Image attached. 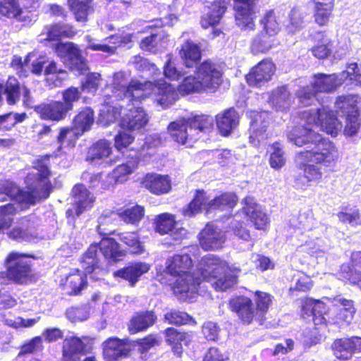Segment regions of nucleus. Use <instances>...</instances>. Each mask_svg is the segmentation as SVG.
I'll return each instance as SVG.
<instances>
[{
  "label": "nucleus",
  "mask_w": 361,
  "mask_h": 361,
  "mask_svg": "<svg viewBox=\"0 0 361 361\" xmlns=\"http://www.w3.org/2000/svg\"><path fill=\"white\" fill-rule=\"evenodd\" d=\"M238 202L233 192H225L210 200L204 190H197L195 198L182 210L185 217H192L204 209L207 213L212 210H228L233 208Z\"/></svg>",
  "instance_id": "nucleus-9"
},
{
  "label": "nucleus",
  "mask_w": 361,
  "mask_h": 361,
  "mask_svg": "<svg viewBox=\"0 0 361 361\" xmlns=\"http://www.w3.org/2000/svg\"><path fill=\"white\" fill-rule=\"evenodd\" d=\"M199 235L200 244L205 250L219 249L225 242L224 231L212 224H207Z\"/></svg>",
  "instance_id": "nucleus-20"
},
{
  "label": "nucleus",
  "mask_w": 361,
  "mask_h": 361,
  "mask_svg": "<svg viewBox=\"0 0 361 361\" xmlns=\"http://www.w3.org/2000/svg\"><path fill=\"white\" fill-rule=\"evenodd\" d=\"M32 259L30 255L11 252L5 259L6 277L16 283H25L32 276Z\"/></svg>",
  "instance_id": "nucleus-10"
},
{
  "label": "nucleus",
  "mask_w": 361,
  "mask_h": 361,
  "mask_svg": "<svg viewBox=\"0 0 361 361\" xmlns=\"http://www.w3.org/2000/svg\"><path fill=\"white\" fill-rule=\"evenodd\" d=\"M317 92L314 91L313 87L306 86L300 88L297 92L296 96L299 99L300 103L304 106H309L312 104L314 101L317 100L315 98Z\"/></svg>",
  "instance_id": "nucleus-57"
},
{
  "label": "nucleus",
  "mask_w": 361,
  "mask_h": 361,
  "mask_svg": "<svg viewBox=\"0 0 361 361\" xmlns=\"http://www.w3.org/2000/svg\"><path fill=\"white\" fill-rule=\"evenodd\" d=\"M0 14L18 21H24L25 18L17 0H0Z\"/></svg>",
  "instance_id": "nucleus-42"
},
{
  "label": "nucleus",
  "mask_w": 361,
  "mask_h": 361,
  "mask_svg": "<svg viewBox=\"0 0 361 361\" xmlns=\"http://www.w3.org/2000/svg\"><path fill=\"white\" fill-rule=\"evenodd\" d=\"M80 95V91L74 87H71L63 91V105L68 111L73 109V103L79 100Z\"/></svg>",
  "instance_id": "nucleus-59"
},
{
  "label": "nucleus",
  "mask_w": 361,
  "mask_h": 361,
  "mask_svg": "<svg viewBox=\"0 0 361 361\" xmlns=\"http://www.w3.org/2000/svg\"><path fill=\"white\" fill-rule=\"evenodd\" d=\"M261 23L264 26V32L275 36L279 31V25L276 20L274 11L271 10L266 13L264 18L261 20Z\"/></svg>",
  "instance_id": "nucleus-53"
},
{
  "label": "nucleus",
  "mask_w": 361,
  "mask_h": 361,
  "mask_svg": "<svg viewBox=\"0 0 361 361\" xmlns=\"http://www.w3.org/2000/svg\"><path fill=\"white\" fill-rule=\"evenodd\" d=\"M156 231L160 234H170L176 240H179L187 234L185 229L177 228L172 215L163 214L158 216L156 221Z\"/></svg>",
  "instance_id": "nucleus-25"
},
{
  "label": "nucleus",
  "mask_w": 361,
  "mask_h": 361,
  "mask_svg": "<svg viewBox=\"0 0 361 361\" xmlns=\"http://www.w3.org/2000/svg\"><path fill=\"white\" fill-rule=\"evenodd\" d=\"M335 107L338 116L345 117L344 134L349 137L355 135L361 127V122L353 97L351 96L339 97L335 102Z\"/></svg>",
  "instance_id": "nucleus-11"
},
{
  "label": "nucleus",
  "mask_w": 361,
  "mask_h": 361,
  "mask_svg": "<svg viewBox=\"0 0 361 361\" xmlns=\"http://www.w3.org/2000/svg\"><path fill=\"white\" fill-rule=\"evenodd\" d=\"M87 282L79 270H75L67 276L66 288L70 295H78L85 288Z\"/></svg>",
  "instance_id": "nucleus-43"
},
{
  "label": "nucleus",
  "mask_w": 361,
  "mask_h": 361,
  "mask_svg": "<svg viewBox=\"0 0 361 361\" xmlns=\"http://www.w3.org/2000/svg\"><path fill=\"white\" fill-rule=\"evenodd\" d=\"M149 269V266L145 262H137L133 264L122 269L114 272L116 277L123 278L130 281L133 285L137 281L138 278L143 274L147 273Z\"/></svg>",
  "instance_id": "nucleus-36"
},
{
  "label": "nucleus",
  "mask_w": 361,
  "mask_h": 361,
  "mask_svg": "<svg viewBox=\"0 0 361 361\" xmlns=\"http://www.w3.org/2000/svg\"><path fill=\"white\" fill-rule=\"evenodd\" d=\"M178 91L181 94H189L206 91V89L197 76L188 75L185 77L179 85Z\"/></svg>",
  "instance_id": "nucleus-47"
},
{
  "label": "nucleus",
  "mask_w": 361,
  "mask_h": 361,
  "mask_svg": "<svg viewBox=\"0 0 361 361\" xmlns=\"http://www.w3.org/2000/svg\"><path fill=\"white\" fill-rule=\"evenodd\" d=\"M27 115L25 113H8L0 116V130H9L18 123L23 122Z\"/></svg>",
  "instance_id": "nucleus-51"
},
{
  "label": "nucleus",
  "mask_w": 361,
  "mask_h": 361,
  "mask_svg": "<svg viewBox=\"0 0 361 361\" xmlns=\"http://www.w3.org/2000/svg\"><path fill=\"white\" fill-rule=\"evenodd\" d=\"M274 72V64L269 60H264L252 69L246 79L250 86L259 87L271 79Z\"/></svg>",
  "instance_id": "nucleus-21"
},
{
  "label": "nucleus",
  "mask_w": 361,
  "mask_h": 361,
  "mask_svg": "<svg viewBox=\"0 0 361 361\" xmlns=\"http://www.w3.org/2000/svg\"><path fill=\"white\" fill-rule=\"evenodd\" d=\"M243 211L250 219L257 229H265L269 224V218L261 207L255 202L252 197L244 199Z\"/></svg>",
  "instance_id": "nucleus-24"
},
{
  "label": "nucleus",
  "mask_w": 361,
  "mask_h": 361,
  "mask_svg": "<svg viewBox=\"0 0 361 361\" xmlns=\"http://www.w3.org/2000/svg\"><path fill=\"white\" fill-rule=\"evenodd\" d=\"M144 216V208L136 205L120 213L121 218L126 223L136 224Z\"/></svg>",
  "instance_id": "nucleus-52"
},
{
  "label": "nucleus",
  "mask_w": 361,
  "mask_h": 361,
  "mask_svg": "<svg viewBox=\"0 0 361 361\" xmlns=\"http://www.w3.org/2000/svg\"><path fill=\"white\" fill-rule=\"evenodd\" d=\"M156 320L157 316L152 311L141 312L132 317L128 329L131 334L145 331L152 326Z\"/></svg>",
  "instance_id": "nucleus-35"
},
{
  "label": "nucleus",
  "mask_w": 361,
  "mask_h": 361,
  "mask_svg": "<svg viewBox=\"0 0 361 361\" xmlns=\"http://www.w3.org/2000/svg\"><path fill=\"white\" fill-rule=\"evenodd\" d=\"M49 164L48 156L39 159L34 163L33 169L25 178L27 188L26 191L21 190L13 182H0V195H4L13 201L12 203L0 206L1 231L10 228L13 222L12 216L17 212L49 197L51 188L49 180Z\"/></svg>",
  "instance_id": "nucleus-2"
},
{
  "label": "nucleus",
  "mask_w": 361,
  "mask_h": 361,
  "mask_svg": "<svg viewBox=\"0 0 361 361\" xmlns=\"http://www.w3.org/2000/svg\"><path fill=\"white\" fill-rule=\"evenodd\" d=\"M164 75L171 80H178L184 77L188 72L180 68H177L171 59H169L164 67Z\"/></svg>",
  "instance_id": "nucleus-58"
},
{
  "label": "nucleus",
  "mask_w": 361,
  "mask_h": 361,
  "mask_svg": "<svg viewBox=\"0 0 361 361\" xmlns=\"http://www.w3.org/2000/svg\"><path fill=\"white\" fill-rule=\"evenodd\" d=\"M239 114L234 108H230L216 116V122L220 133L229 135L239 124Z\"/></svg>",
  "instance_id": "nucleus-26"
},
{
  "label": "nucleus",
  "mask_w": 361,
  "mask_h": 361,
  "mask_svg": "<svg viewBox=\"0 0 361 361\" xmlns=\"http://www.w3.org/2000/svg\"><path fill=\"white\" fill-rule=\"evenodd\" d=\"M191 266L192 259L187 254L176 255L166 262V274L177 278L174 282V293L183 299L194 298L201 284L199 270L196 274L188 272Z\"/></svg>",
  "instance_id": "nucleus-6"
},
{
  "label": "nucleus",
  "mask_w": 361,
  "mask_h": 361,
  "mask_svg": "<svg viewBox=\"0 0 361 361\" xmlns=\"http://www.w3.org/2000/svg\"><path fill=\"white\" fill-rule=\"evenodd\" d=\"M228 0H207L205 2L204 15L201 20L202 27L207 28L219 24L225 13Z\"/></svg>",
  "instance_id": "nucleus-18"
},
{
  "label": "nucleus",
  "mask_w": 361,
  "mask_h": 361,
  "mask_svg": "<svg viewBox=\"0 0 361 361\" xmlns=\"http://www.w3.org/2000/svg\"><path fill=\"white\" fill-rule=\"evenodd\" d=\"M100 79V74L97 73H89L85 81L82 85V90L89 93H94L98 89Z\"/></svg>",
  "instance_id": "nucleus-62"
},
{
  "label": "nucleus",
  "mask_w": 361,
  "mask_h": 361,
  "mask_svg": "<svg viewBox=\"0 0 361 361\" xmlns=\"http://www.w3.org/2000/svg\"><path fill=\"white\" fill-rule=\"evenodd\" d=\"M238 216L230 222V228L233 231V233L239 238L248 241L250 240V232L243 226V222L237 219Z\"/></svg>",
  "instance_id": "nucleus-63"
},
{
  "label": "nucleus",
  "mask_w": 361,
  "mask_h": 361,
  "mask_svg": "<svg viewBox=\"0 0 361 361\" xmlns=\"http://www.w3.org/2000/svg\"><path fill=\"white\" fill-rule=\"evenodd\" d=\"M35 216L30 215L20 219L8 233V236L18 242H30L37 236Z\"/></svg>",
  "instance_id": "nucleus-16"
},
{
  "label": "nucleus",
  "mask_w": 361,
  "mask_h": 361,
  "mask_svg": "<svg viewBox=\"0 0 361 361\" xmlns=\"http://www.w3.org/2000/svg\"><path fill=\"white\" fill-rule=\"evenodd\" d=\"M119 239L124 244L133 248V252L140 253L142 252V247L139 241L138 235L135 232H126L119 234Z\"/></svg>",
  "instance_id": "nucleus-54"
},
{
  "label": "nucleus",
  "mask_w": 361,
  "mask_h": 361,
  "mask_svg": "<svg viewBox=\"0 0 361 361\" xmlns=\"http://www.w3.org/2000/svg\"><path fill=\"white\" fill-rule=\"evenodd\" d=\"M235 4V20L237 25L245 30H253L255 25L254 23V6L256 0H234ZM230 0H228V2Z\"/></svg>",
  "instance_id": "nucleus-19"
},
{
  "label": "nucleus",
  "mask_w": 361,
  "mask_h": 361,
  "mask_svg": "<svg viewBox=\"0 0 361 361\" xmlns=\"http://www.w3.org/2000/svg\"><path fill=\"white\" fill-rule=\"evenodd\" d=\"M301 119L305 123L293 128L287 134L288 140L295 146L305 147V150L298 152V161H310L332 167L338 159L334 145L317 133L313 128H320L327 134L336 136L342 128V124L329 106L304 111Z\"/></svg>",
  "instance_id": "nucleus-1"
},
{
  "label": "nucleus",
  "mask_w": 361,
  "mask_h": 361,
  "mask_svg": "<svg viewBox=\"0 0 361 361\" xmlns=\"http://www.w3.org/2000/svg\"><path fill=\"white\" fill-rule=\"evenodd\" d=\"M168 40V36L161 28H156L149 37L144 38L140 42L142 49L156 52L164 47Z\"/></svg>",
  "instance_id": "nucleus-34"
},
{
  "label": "nucleus",
  "mask_w": 361,
  "mask_h": 361,
  "mask_svg": "<svg viewBox=\"0 0 361 361\" xmlns=\"http://www.w3.org/2000/svg\"><path fill=\"white\" fill-rule=\"evenodd\" d=\"M331 46L332 44L328 39H323L320 44L312 49V53L318 59H325L331 54Z\"/></svg>",
  "instance_id": "nucleus-64"
},
{
  "label": "nucleus",
  "mask_w": 361,
  "mask_h": 361,
  "mask_svg": "<svg viewBox=\"0 0 361 361\" xmlns=\"http://www.w3.org/2000/svg\"><path fill=\"white\" fill-rule=\"evenodd\" d=\"M56 53L72 71H76L79 74H84L87 71L86 60L82 56L80 50L73 43L58 44Z\"/></svg>",
  "instance_id": "nucleus-12"
},
{
  "label": "nucleus",
  "mask_w": 361,
  "mask_h": 361,
  "mask_svg": "<svg viewBox=\"0 0 361 361\" xmlns=\"http://www.w3.org/2000/svg\"><path fill=\"white\" fill-rule=\"evenodd\" d=\"M353 337L337 339L333 344L334 355L338 359L347 360L353 352Z\"/></svg>",
  "instance_id": "nucleus-46"
},
{
  "label": "nucleus",
  "mask_w": 361,
  "mask_h": 361,
  "mask_svg": "<svg viewBox=\"0 0 361 361\" xmlns=\"http://www.w3.org/2000/svg\"><path fill=\"white\" fill-rule=\"evenodd\" d=\"M147 85L140 80H132L128 82L123 72H117L114 74L113 82L102 90L104 104L100 109L99 116L101 121L109 125L116 121L121 114L122 105L117 106L111 105L115 102L132 101L135 98H141L145 94Z\"/></svg>",
  "instance_id": "nucleus-4"
},
{
  "label": "nucleus",
  "mask_w": 361,
  "mask_h": 361,
  "mask_svg": "<svg viewBox=\"0 0 361 361\" xmlns=\"http://www.w3.org/2000/svg\"><path fill=\"white\" fill-rule=\"evenodd\" d=\"M277 44L278 40L275 36L262 31L253 39L251 49L255 54L266 53Z\"/></svg>",
  "instance_id": "nucleus-39"
},
{
  "label": "nucleus",
  "mask_w": 361,
  "mask_h": 361,
  "mask_svg": "<svg viewBox=\"0 0 361 361\" xmlns=\"http://www.w3.org/2000/svg\"><path fill=\"white\" fill-rule=\"evenodd\" d=\"M314 2V18L319 25H324L331 15L334 0H313Z\"/></svg>",
  "instance_id": "nucleus-40"
},
{
  "label": "nucleus",
  "mask_w": 361,
  "mask_h": 361,
  "mask_svg": "<svg viewBox=\"0 0 361 361\" xmlns=\"http://www.w3.org/2000/svg\"><path fill=\"white\" fill-rule=\"evenodd\" d=\"M272 105L278 111H286L290 106L293 98L286 86L274 90L269 98Z\"/></svg>",
  "instance_id": "nucleus-37"
},
{
  "label": "nucleus",
  "mask_w": 361,
  "mask_h": 361,
  "mask_svg": "<svg viewBox=\"0 0 361 361\" xmlns=\"http://www.w3.org/2000/svg\"><path fill=\"white\" fill-rule=\"evenodd\" d=\"M250 117V142L256 147L268 138L267 130L271 119L270 114L267 111H251Z\"/></svg>",
  "instance_id": "nucleus-15"
},
{
  "label": "nucleus",
  "mask_w": 361,
  "mask_h": 361,
  "mask_svg": "<svg viewBox=\"0 0 361 361\" xmlns=\"http://www.w3.org/2000/svg\"><path fill=\"white\" fill-rule=\"evenodd\" d=\"M111 143L106 140H100L88 149L85 159L92 165H106L111 161Z\"/></svg>",
  "instance_id": "nucleus-22"
},
{
  "label": "nucleus",
  "mask_w": 361,
  "mask_h": 361,
  "mask_svg": "<svg viewBox=\"0 0 361 361\" xmlns=\"http://www.w3.org/2000/svg\"><path fill=\"white\" fill-rule=\"evenodd\" d=\"M35 111L42 118L52 121H60L65 118L68 111L63 105V102L53 101L49 104H42L35 106Z\"/></svg>",
  "instance_id": "nucleus-31"
},
{
  "label": "nucleus",
  "mask_w": 361,
  "mask_h": 361,
  "mask_svg": "<svg viewBox=\"0 0 361 361\" xmlns=\"http://www.w3.org/2000/svg\"><path fill=\"white\" fill-rule=\"evenodd\" d=\"M42 34L47 35V39L56 41L62 37H71L75 32L73 27L68 24L57 23L44 27Z\"/></svg>",
  "instance_id": "nucleus-38"
},
{
  "label": "nucleus",
  "mask_w": 361,
  "mask_h": 361,
  "mask_svg": "<svg viewBox=\"0 0 361 361\" xmlns=\"http://www.w3.org/2000/svg\"><path fill=\"white\" fill-rule=\"evenodd\" d=\"M255 300L257 305L255 320L262 325L265 320V314L272 302V297L267 293L257 291Z\"/></svg>",
  "instance_id": "nucleus-41"
},
{
  "label": "nucleus",
  "mask_w": 361,
  "mask_h": 361,
  "mask_svg": "<svg viewBox=\"0 0 361 361\" xmlns=\"http://www.w3.org/2000/svg\"><path fill=\"white\" fill-rule=\"evenodd\" d=\"M94 200L93 195L84 185H75L72 190L73 207L66 211L68 221L73 220L75 215L79 216L85 210L91 208Z\"/></svg>",
  "instance_id": "nucleus-14"
},
{
  "label": "nucleus",
  "mask_w": 361,
  "mask_h": 361,
  "mask_svg": "<svg viewBox=\"0 0 361 361\" xmlns=\"http://www.w3.org/2000/svg\"><path fill=\"white\" fill-rule=\"evenodd\" d=\"M164 318L169 324L176 325L185 324L192 320V317L186 312L178 310H171L166 313Z\"/></svg>",
  "instance_id": "nucleus-56"
},
{
  "label": "nucleus",
  "mask_w": 361,
  "mask_h": 361,
  "mask_svg": "<svg viewBox=\"0 0 361 361\" xmlns=\"http://www.w3.org/2000/svg\"><path fill=\"white\" fill-rule=\"evenodd\" d=\"M343 81L350 78V80H354L357 85H361V64L352 63L347 67L346 71L341 73Z\"/></svg>",
  "instance_id": "nucleus-61"
},
{
  "label": "nucleus",
  "mask_w": 361,
  "mask_h": 361,
  "mask_svg": "<svg viewBox=\"0 0 361 361\" xmlns=\"http://www.w3.org/2000/svg\"><path fill=\"white\" fill-rule=\"evenodd\" d=\"M214 119L207 115L180 118L169 125L168 130L176 142L191 146L200 138V133H206L212 128Z\"/></svg>",
  "instance_id": "nucleus-8"
},
{
  "label": "nucleus",
  "mask_w": 361,
  "mask_h": 361,
  "mask_svg": "<svg viewBox=\"0 0 361 361\" xmlns=\"http://www.w3.org/2000/svg\"><path fill=\"white\" fill-rule=\"evenodd\" d=\"M85 352V345L80 338L70 336L64 339L62 350L63 361H80Z\"/></svg>",
  "instance_id": "nucleus-30"
},
{
  "label": "nucleus",
  "mask_w": 361,
  "mask_h": 361,
  "mask_svg": "<svg viewBox=\"0 0 361 361\" xmlns=\"http://www.w3.org/2000/svg\"><path fill=\"white\" fill-rule=\"evenodd\" d=\"M165 336L166 341L171 346L174 354L180 357L183 352L181 342L185 339V334L174 328H168L165 330Z\"/></svg>",
  "instance_id": "nucleus-44"
},
{
  "label": "nucleus",
  "mask_w": 361,
  "mask_h": 361,
  "mask_svg": "<svg viewBox=\"0 0 361 361\" xmlns=\"http://www.w3.org/2000/svg\"><path fill=\"white\" fill-rule=\"evenodd\" d=\"M180 56L185 68H193L201 59L200 48L197 44L187 39L181 47Z\"/></svg>",
  "instance_id": "nucleus-32"
},
{
  "label": "nucleus",
  "mask_w": 361,
  "mask_h": 361,
  "mask_svg": "<svg viewBox=\"0 0 361 361\" xmlns=\"http://www.w3.org/2000/svg\"><path fill=\"white\" fill-rule=\"evenodd\" d=\"M92 0H68L77 21L85 22L92 11Z\"/></svg>",
  "instance_id": "nucleus-45"
},
{
  "label": "nucleus",
  "mask_w": 361,
  "mask_h": 361,
  "mask_svg": "<svg viewBox=\"0 0 361 361\" xmlns=\"http://www.w3.org/2000/svg\"><path fill=\"white\" fill-rule=\"evenodd\" d=\"M270 153L269 164L271 167L276 170L282 168L286 161L282 145L278 142L273 143L270 146Z\"/></svg>",
  "instance_id": "nucleus-49"
},
{
  "label": "nucleus",
  "mask_w": 361,
  "mask_h": 361,
  "mask_svg": "<svg viewBox=\"0 0 361 361\" xmlns=\"http://www.w3.org/2000/svg\"><path fill=\"white\" fill-rule=\"evenodd\" d=\"M135 67L137 70L149 72V75H152V81H143V84H149L147 85V90L144 92L145 94L141 98H135L132 101H128L126 107V113H123L120 126L122 128L128 130H138L142 128L148 122V116L142 109L138 106V103L145 99L148 96H152L153 99L163 109L168 108L172 105L178 99V95L175 88L170 84L161 80H157V75H160L157 66L149 63V61L140 56H135L133 61ZM142 82V81H140Z\"/></svg>",
  "instance_id": "nucleus-3"
},
{
  "label": "nucleus",
  "mask_w": 361,
  "mask_h": 361,
  "mask_svg": "<svg viewBox=\"0 0 361 361\" xmlns=\"http://www.w3.org/2000/svg\"><path fill=\"white\" fill-rule=\"evenodd\" d=\"M16 103L19 100L20 97H22L23 104L25 107L27 108H35L37 106L35 105L36 101L32 96L30 90L25 86L20 87L19 82L17 81V87H16Z\"/></svg>",
  "instance_id": "nucleus-55"
},
{
  "label": "nucleus",
  "mask_w": 361,
  "mask_h": 361,
  "mask_svg": "<svg viewBox=\"0 0 361 361\" xmlns=\"http://www.w3.org/2000/svg\"><path fill=\"white\" fill-rule=\"evenodd\" d=\"M333 303L335 306L340 307L336 315V322L338 323L343 322L350 324L355 313L354 302L345 299L341 295H338L334 298Z\"/></svg>",
  "instance_id": "nucleus-33"
},
{
  "label": "nucleus",
  "mask_w": 361,
  "mask_h": 361,
  "mask_svg": "<svg viewBox=\"0 0 361 361\" xmlns=\"http://www.w3.org/2000/svg\"><path fill=\"white\" fill-rule=\"evenodd\" d=\"M295 161L300 171L295 177V184L298 188L305 189L310 181H317L322 178V173L318 166L308 164L310 160H302L301 162L298 161V152L295 155Z\"/></svg>",
  "instance_id": "nucleus-17"
},
{
  "label": "nucleus",
  "mask_w": 361,
  "mask_h": 361,
  "mask_svg": "<svg viewBox=\"0 0 361 361\" xmlns=\"http://www.w3.org/2000/svg\"><path fill=\"white\" fill-rule=\"evenodd\" d=\"M201 280L210 282L217 290H226L237 282L240 269L228 266L226 262L214 255H207L199 264Z\"/></svg>",
  "instance_id": "nucleus-7"
},
{
  "label": "nucleus",
  "mask_w": 361,
  "mask_h": 361,
  "mask_svg": "<svg viewBox=\"0 0 361 361\" xmlns=\"http://www.w3.org/2000/svg\"><path fill=\"white\" fill-rule=\"evenodd\" d=\"M136 164L134 162H128L118 165L113 171L114 177L118 180V183H123L127 179V176L131 174L135 169Z\"/></svg>",
  "instance_id": "nucleus-60"
},
{
  "label": "nucleus",
  "mask_w": 361,
  "mask_h": 361,
  "mask_svg": "<svg viewBox=\"0 0 361 361\" xmlns=\"http://www.w3.org/2000/svg\"><path fill=\"white\" fill-rule=\"evenodd\" d=\"M232 311L235 312L245 324H250L255 319L256 311L252 307V300L246 297H237L230 300Z\"/></svg>",
  "instance_id": "nucleus-28"
},
{
  "label": "nucleus",
  "mask_w": 361,
  "mask_h": 361,
  "mask_svg": "<svg viewBox=\"0 0 361 361\" xmlns=\"http://www.w3.org/2000/svg\"><path fill=\"white\" fill-rule=\"evenodd\" d=\"M129 348L121 339L109 338L103 343V354L107 361H117L128 356Z\"/></svg>",
  "instance_id": "nucleus-27"
},
{
  "label": "nucleus",
  "mask_w": 361,
  "mask_h": 361,
  "mask_svg": "<svg viewBox=\"0 0 361 361\" xmlns=\"http://www.w3.org/2000/svg\"><path fill=\"white\" fill-rule=\"evenodd\" d=\"M343 82L341 73L314 75L312 81V86L317 92H331L335 90Z\"/></svg>",
  "instance_id": "nucleus-29"
},
{
  "label": "nucleus",
  "mask_w": 361,
  "mask_h": 361,
  "mask_svg": "<svg viewBox=\"0 0 361 361\" xmlns=\"http://www.w3.org/2000/svg\"><path fill=\"white\" fill-rule=\"evenodd\" d=\"M123 256L124 252L114 238H104L99 243L89 247L82 258L81 266L85 275L98 280L105 273L106 265L121 260Z\"/></svg>",
  "instance_id": "nucleus-5"
},
{
  "label": "nucleus",
  "mask_w": 361,
  "mask_h": 361,
  "mask_svg": "<svg viewBox=\"0 0 361 361\" xmlns=\"http://www.w3.org/2000/svg\"><path fill=\"white\" fill-rule=\"evenodd\" d=\"M94 122V112L90 108L82 110L74 118L73 125L82 133L89 130Z\"/></svg>",
  "instance_id": "nucleus-48"
},
{
  "label": "nucleus",
  "mask_w": 361,
  "mask_h": 361,
  "mask_svg": "<svg viewBox=\"0 0 361 361\" xmlns=\"http://www.w3.org/2000/svg\"><path fill=\"white\" fill-rule=\"evenodd\" d=\"M17 80L13 77L8 78L6 84L0 83V105L2 103V94H6L7 103L10 105L16 104Z\"/></svg>",
  "instance_id": "nucleus-50"
},
{
  "label": "nucleus",
  "mask_w": 361,
  "mask_h": 361,
  "mask_svg": "<svg viewBox=\"0 0 361 361\" xmlns=\"http://www.w3.org/2000/svg\"><path fill=\"white\" fill-rule=\"evenodd\" d=\"M142 186L151 193L161 195L171 190V180L169 176L148 173L142 179Z\"/></svg>",
  "instance_id": "nucleus-23"
},
{
  "label": "nucleus",
  "mask_w": 361,
  "mask_h": 361,
  "mask_svg": "<svg viewBox=\"0 0 361 361\" xmlns=\"http://www.w3.org/2000/svg\"><path fill=\"white\" fill-rule=\"evenodd\" d=\"M195 73L206 90L214 92L222 82L221 66L211 60L201 63Z\"/></svg>",
  "instance_id": "nucleus-13"
}]
</instances>
